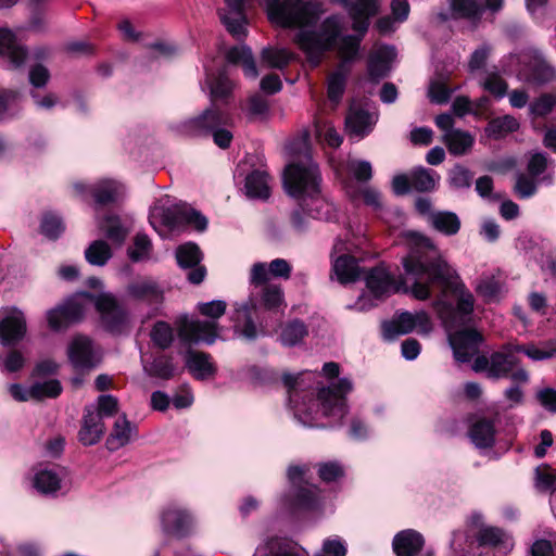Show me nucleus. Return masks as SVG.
Masks as SVG:
<instances>
[{"label":"nucleus","instance_id":"44","mask_svg":"<svg viewBox=\"0 0 556 556\" xmlns=\"http://www.w3.org/2000/svg\"><path fill=\"white\" fill-rule=\"evenodd\" d=\"M261 301L268 311H282L286 307L283 290L278 285H266L262 289Z\"/></svg>","mask_w":556,"mask_h":556},{"label":"nucleus","instance_id":"27","mask_svg":"<svg viewBox=\"0 0 556 556\" xmlns=\"http://www.w3.org/2000/svg\"><path fill=\"white\" fill-rule=\"evenodd\" d=\"M422 535L413 530L407 529L399 532L392 542L393 551L397 556H417L424 546Z\"/></svg>","mask_w":556,"mask_h":556},{"label":"nucleus","instance_id":"56","mask_svg":"<svg viewBox=\"0 0 556 556\" xmlns=\"http://www.w3.org/2000/svg\"><path fill=\"white\" fill-rule=\"evenodd\" d=\"M478 540L482 545L497 546L505 544V547L510 545L508 536L500 529L493 527L482 528Z\"/></svg>","mask_w":556,"mask_h":556},{"label":"nucleus","instance_id":"36","mask_svg":"<svg viewBox=\"0 0 556 556\" xmlns=\"http://www.w3.org/2000/svg\"><path fill=\"white\" fill-rule=\"evenodd\" d=\"M186 367L197 379L204 380L215 374V367L208 354L190 351L186 358Z\"/></svg>","mask_w":556,"mask_h":556},{"label":"nucleus","instance_id":"16","mask_svg":"<svg viewBox=\"0 0 556 556\" xmlns=\"http://www.w3.org/2000/svg\"><path fill=\"white\" fill-rule=\"evenodd\" d=\"M26 319L24 313L16 307L0 309V343L9 345L24 338Z\"/></svg>","mask_w":556,"mask_h":556},{"label":"nucleus","instance_id":"3","mask_svg":"<svg viewBox=\"0 0 556 556\" xmlns=\"http://www.w3.org/2000/svg\"><path fill=\"white\" fill-rule=\"evenodd\" d=\"M317 375L305 371L298 376L285 374L282 377L288 388V406L294 418L309 428L337 427L343 424L349 413L346 394L353 390L350 379L342 378L337 383L315 389L311 384Z\"/></svg>","mask_w":556,"mask_h":556},{"label":"nucleus","instance_id":"20","mask_svg":"<svg viewBox=\"0 0 556 556\" xmlns=\"http://www.w3.org/2000/svg\"><path fill=\"white\" fill-rule=\"evenodd\" d=\"M334 170L340 177L342 185L350 180L358 186H363L372 177V167L368 161L358 159H348L341 165H334Z\"/></svg>","mask_w":556,"mask_h":556},{"label":"nucleus","instance_id":"9","mask_svg":"<svg viewBox=\"0 0 556 556\" xmlns=\"http://www.w3.org/2000/svg\"><path fill=\"white\" fill-rule=\"evenodd\" d=\"M501 68L503 73L515 72L519 80L530 84L541 85L556 79V70L532 48L504 56Z\"/></svg>","mask_w":556,"mask_h":556},{"label":"nucleus","instance_id":"13","mask_svg":"<svg viewBox=\"0 0 556 556\" xmlns=\"http://www.w3.org/2000/svg\"><path fill=\"white\" fill-rule=\"evenodd\" d=\"M73 189L79 199L87 200L92 197L98 205L116 202L125 191L123 184L114 179H102L94 184L78 181L73 185Z\"/></svg>","mask_w":556,"mask_h":556},{"label":"nucleus","instance_id":"34","mask_svg":"<svg viewBox=\"0 0 556 556\" xmlns=\"http://www.w3.org/2000/svg\"><path fill=\"white\" fill-rule=\"evenodd\" d=\"M468 435L477 448L492 447L495 442L494 424L488 419H478L469 429Z\"/></svg>","mask_w":556,"mask_h":556},{"label":"nucleus","instance_id":"33","mask_svg":"<svg viewBox=\"0 0 556 556\" xmlns=\"http://www.w3.org/2000/svg\"><path fill=\"white\" fill-rule=\"evenodd\" d=\"M136 431V427L130 424L125 415L119 416L115 422L113 430L106 439V447L110 451H116L127 445Z\"/></svg>","mask_w":556,"mask_h":556},{"label":"nucleus","instance_id":"10","mask_svg":"<svg viewBox=\"0 0 556 556\" xmlns=\"http://www.w3.org/2000/svg\"><path fill=\"white\" fill-rule=\"evenodd\" d=\"M520 345H505L490 357L478 356L475 358L472 369L476 372L485 371L490 378H506L510 376L514 381L526 383L529 375L523 368H517Z\"/></svg>","mask_w":556,"mask_h":556},{"label":"nucleus","instance_id":"15","mask_svg":"<svg viewBox=\"0 0 556 556\" xmlns=\"http://www.w3.org/2000/svg\"><path fill=\"white\" fill-rule=\"evenodd\" d=\"M67 355L71 364L76 369H91L96 367L101 359L99 350L93 345L92 341L85 336H76L71 341Z\"/></svg>","mask_w":556,"mask_h":556},{"label":"nucleus","instance_id":"49","mask_svg":"<svg viewBox=\"0 0 556 556\" xmlns=\"http://www.w3.org/2000/svg\"><path fill=\"white\" fill-rule=\"evenodd\" d=\"M307 336L306 326L299 320L287 324L281 331L280 340L283 345L293 346Z\"/></svg>","mask_w":556,"mask_h":556},{"label":"nucleus","instance_id":"32","mask_svg":"<svg viewBox=\"0 0 556 556\" xmlns=\"http://www.w3.org/2000/svg\"><path fill=\"white\" fill-rule=\"evenodd\" d=\"M244 190L251 199L266 200L270 195V178L263 169L251 172L245 177Z\"/></svg>","mask_w":556,"mask_h":556},{"label":"nucleus","instance_id":"48","mask_svg":"<svg viewBox=\"0 0 556 556\" xmlns=\"http://www.w3.org/2000/svg\"><path fill=\"white\" fill-rule=\"evenodd\" d=\"M111 256V248L103 240H97L92 242L85 251V257L87 262L94 266L105 265Z\"/></svg>","mask_w":556,"mask_h":556},{"label":"nucleus","instance_id":"4","mask_svg":"<svg viewBox=\"0 0 556 556\" xmlns=\"http://www.w3.org/2000/svg\"><path fill=\"white\" fill-rule=\"evenodd\" d=\"M94 306L104 327L112 332H119L128 318L112 293L92 296L88 292H77L63 305L47 312L49 327L53 330L65 328L68 324L80 320L86 312Z\"/></svg>","mask_w":556,"mask_h":556},{"label":"nucleus","instance_id":"43","mask_svg":"<svg viewBox=\"0 0 556 556\" xmlns=\"http://www.w3.org/2000/svg\"><path fill=\"white\" fill-rule=\"evenodd\" d=\"M519 128L518 121L511 115L493 118L485 127V134L492 138H501Z\"/></svg>","mask_w":556,"mask_h":556},{"label":"nucleus","instance_id":"2","mask_svg":"<svg viewBox=\"0 0 556 556\" xmlns=\"http://www.w3.org/2000/svg\"><path fill=\"white\" fill-rule=\"evenodd\" d=\"M268 18L271 23L287 28H295L294 42L304 52L307 61L317 66L324 54L333 47L342 62L328 75L327 98L332 109L340 103L350 73L349 62L358 52L359 42L369 26V18L380 8V0H355L348 8L357 36H341L344 20L339 15L326 17L317 27V22L325 13L320 0H265Z\"/></svg>","mask_w":556,"mask_h":556},{"label":"nucleus","instance_id":"1","mask_svg":"<svg viewBox=\"0 0 556 556\" xmlns=\"http://www.w3.org/2000/svg\"><path fill=\"white\" fill-rule=\"evenodd\" d=\"M403 238L409 250L402 258L403 277L394 280L383 266L370 269L365 276L368 294L359 295L349 308L368 311L382 298L396 292L426 301L438 289L440 294L432 305L447 330L454 357L460 363L469 362L478 353L482 336L476 329L453 331V328L471 320L476 303L472 292L429 238L412 230L405 231Z\"/></svg>","mask_w":556,"mask_h":556},{"label":"nucleus","instance_id":"62","mask_svg":"<svg viewBox=\"0 0 556 556\" xmlns=\"http://www.w3.org/2000/svg\"><path fill=\"white\" fill-rule=\"evenodd\" d=\"M20 94L15 91H7L0 97V117L11 116L18 110Z\"/></svg>","mask_w":556,"mask_h":556},{"label":"nucleus","instance_id":"35","mask_svg":"<svg viewBox=\"0 0 556 556\" xmlns=\"http://www.w3.org/2000/svg\"><path fill=\"white\" fill-rule=\"evenodd\" d=\"M204 68L206 72V79L205 87H203V89H207L210 91V96L213 101L226 98L232 89L231 81L224 73L215 75L214 67L211 64L205 63Z\"/></svg>","mask_w":556,"mask_h":556},{"label":"nucleus","instance_id":"28","mask_svg":"<svg viewBox=\"0 0 556 556\" xmlns=\"http://www.w3.org/2000/svg\"><path fill=\"white\" fill-rule=\"evenodd\" d=\"M396 56V51L391 46L378 48L369 58L368 74L374 80L388 75L391 71V63Z\"/></svg>","mask_w":556,"mask_h":556},{"label":"nucleus","instance_id":"40","mask_svg":"<svg viewBox=\"0 0 556 556\" xmlns=\"http://www.w3.org/2000/svg\"><path fill=\"white\" fill-rule=\"evenodd\" d=\"M430 224L435 230L446 236L457 233L460 228V220L458 216L453 212L446 211L430 214Z\"/></svg>","mask_w":556,"mask_h":556},{"label":"nucleus","instance_id":"52","mask_svg":"<svg viewBox=\"0 0 556 556\" xmlns=\"http://www.w3.org/2000/svg\"><path fill=\"white\" fill-rule=\"evenodd\" d=\"M315 135L319 141L326 142L332 148H338L342 143V137L329 122L316 119Z\"/></svg>","mask_w":556,"mask_h":556},{"label":"nucleus","instance_id":"37","mask_svg":"<svg viewBox=\"0 0 556 556\" xmlns=\"http://www.w3.org/2000/svg\"><path fill=\"white\" fill-rule=\"evenodd\" d=\"M443 141L451 154L464 155L471 150L475 138L468 131L456 129L444 134Z\"/></svg>","mask_w":556,"mask_h":556},{"label":"nucleus","instance_id":"46","mask_svg":"<svg viewBox=\"0 0 556 556\" xmlns=\"http://www.w3.org/2000/svg\"><path fill=\"white\" fill-rule=\"evenodd\" d=\"M128 257L132 262H143L151 258L152 242L144 233H137L132 244L127 250Z\"/></svg>","mask_w":556,"mask_h":556},{"label":"nucleus","instance_id":"50","mask_svg":"<svg viewBox=\"0 0 556 556\" xmlns=\"http://www.w3.org/2000/svg\"><path fill=\"white\" fill-rule=\"evenodd\" d=\"M176 258L179 266L192 268L193 266L199 265L202 254L197 244L189 242L180 245L176 250Z\"/></svg>","mask_w":556,"mask_h":556},{"label":"nucleus","instance_id":"11","mask_svg":"<svg viewBox=\"0 0 556 556\" xmlns=\"http://www.w3.org/2000/svg\"><path fill=\"white\" fill-rule=\"evenodd\" d=\"M415 330L421 334H428L432 330V323L426 312H402L393 320L382 324L383 338L390 341Z\"/></svg>","mask_w":556,"mask_h":556},{"label":"nucleus","instance_id":"24","mask_svg":"<svg viewBox=\"0 0 556 556\" xmlns=\"http://www.w3.org/2000/svg\"><path fill=\"white\" fill-rule=\"evenodd\" d=\"M0 55L9 60L12 67L22 66L26 60V49L17 42L15 34L8 28H0Z\"/></svg>","mask_w":556,"mask_h":556},{"label":"nucleus","instance_id":"22","mask_svg":"<svg viewBox=\"0 0 556 556\" xmlns=\"http://www.w3.org/2000/svg\"><path fill=\"white\" fill-rule=\"evenodd\" d=\"M377 119L375 112L352 105L345 118V126L350 135L363 138L372 130Z\"/></svg>","mask_w":556,"mask_h":556},{"label":"nucleus","instance_id":"29","mask_svg":"<svg viewBox=\"0 0 556 556\" xmlns=\"http://www.w3.org/2000/svg\"><path fill=\"white\" fill-rule=\"evenodd\" d=\"M302 210L314 219L331 220L336 217L334 205L321 194L320 189L317 194L302 200Z\"/></svg>","mask_w":556,"mask_h":556},{"label":"nucleus","instance_id":"54","mask_svg":"<svg viewBox=\"0 0 556 556\" xmlns=\"http://www.w3.org/2000/svg\"><path fill=\"white\" fill-rule=\"evenodd\" d=\"M64 229L65 228L60 216L52 213L43 215L40 224V230L45 237L48 239H56L63 233Z\"/></svg>","mask_w":556,"mask_h":556},{"label":"nucleus","instance_id":"38","mask_svg":"<svg viewBox=\"0 0 556 556\" xmlns=\"http://www.w3.org/2000/svg\"><path fill=\"white\" fill-rule=\"evenodd\" d=\"M226 59L231 64L241 63L243 66L244 75L249 78H256L258 73L252 55V51L248 46L241 45L231 48L226 53Z\"/></svg>","mask_w":556,"mask_h":556},{"label":"nucleus","instance_id":"63","mask_svg":"<svg viewBox=\"0 0 556 556\" xmlns=\"http://www.w3.org/2000/svg\"><path fill=\"white\" fill-rule=\"evenodd\" d=\"M318 475L325 482H332L344 475L343 467L338 462H327L318 465Z\"/></svg>","mask_w":556,"mask_h":556},{"label":"nucleus","instance_id":"39","mask_svg":"<svg viewBox=\"0 0 556 556\" xmlns=\"http://www.w3.org/2000/svg\"><path fill=\"white\" fill-rule=\"evenodd\" d=\"M144 372L150 377L160 379H169L174 376L175 367L172 359L167 356L160 355L154 357L151 363L144 356H141Z\"/></svg>","mask_w":556,"mask_h":556},{"label":"nucleus","instance_id":"59","mask_svg":"<svg viewBox=\"0 0 556 556\" xmlns=\"http://www.w3.org/2000/svg\"><path fill=\"white\" fill-rule=\"evenodd\" d=\"M448 180L453 188L464 189L470 187L472 175L466 167L456 165L450 170Z\"/></svg>","mask_w":556,"mask_h":556},{"label":"nucleus","instance_id":"45","mask_svg":"<svg viewBox=\"0 0 556 556\" xmlns=\"http://www.w3.org/2000/svg\"><path fill=\"white\" fill-rule=\"evenodd\" d=\"M479 85L497 99H502L507 94L508 85L498 72H486L480 77Z\"/></svg>","mask_w":556,"mask_h":556},{"label":"nucleus","instance_id":"17","mask_svg":"<svg viewBox=\"0 0 556 556\" xmlns=\"http://www.w3.org/2000/svg\"><path fill=\"white\" fill-rule=\"evenodd\" d=\"M348 251L349 249L346 248L345 242L341 239H337L332 250V269L341 283L355 281L361 275L355 257L345 253Z\"/></svg>","mask_w":556,"mask_h":556},{"label":"nucleus","instance_id":"14","mask_svg":"<svg viewBox=\"0 0 556 556\" xmlns=\"http://www.w3.org/2000/svg\"><path fill=\"white\" fill-rule=\"evenodd\" d=\"M306 469L302 466H290L288 478L291 483V505L299 508H314L319 501L317 488L305 480Z\"/></svg>","mask_w":556,"mask_h":556},{"label":"nucleus","instance_id":"58","mask_svg":"<svg viewBox=\"0 0 556 556\" xmlns=\"http://www.w3.org/2000/svg\"><path fill=\"white\" fill-rule=\"evenodd\" d=\"M523 352L529 358L533 361H543L548 359L555 356V351L552 346V342H545L544 344L536 346V345H529V346H521L519 353Z\"/></svg>","mask_w":556,"mask_h":556},{"label":"nucleus","instance_id":"8","mask_svg":"<svg viewBox=\"0 0 556 556\" xmlns=\"http://www.w3.org/2000/svg\"><path fill=\"white\" fill-rule=\"evenodd\" d=\"M197 307L203 316L212 320L201 321L187 316L181 317L177 321L179 341L187 346L199 343L213 344L219 338L216 319L225 314L227 304L223 300H213L211 302H201Z\"/></svg>","mask_w":556,"mask_h":556},{"label":"nucleus","instance_id":"30","mask_svg":"<svg viewBox=\"0 0 556 556\" xmlns=\"http://www.w3.org/2000/svg\"><path fill=\"white\" fill-rule=\"evenodd\" d=\"M104 430L105 427L101 416L91 409H86L83 426L79 430V441L84 445H93L100 441Z\"/></svg>","mask_w":556,"mask_h":556},{"label":"nucleus","instance_id":"51","mask_svg":"<svg viewBox=\"0 0 556 556\" xmlns=\"http://www.w3.org/2000/svg\"><path fill=\"white\" fill-rule=\"evenodd\" d=\"M99 227L111 241L117 244L123 243L127 236V230L121 225L116 216H106L103 220L99 222Z\"/></svg>","mask_w":556,"mask_h":556},{"label":"nucleus","instance_id":"60","mask_svg":"<svg viewBox=\"0 0 556 556\" xmlns=\"http://www.w3.org/2000/svg\"><path fill=\"white\" fill-rule=\"evenodd\" d=\"M348 552L345 542L338 538L326 539L323 543L321 553L314 556H345Z\"/></svg>","mask_w":556,"mask_h":556},{"label":"nucleus","instance_id":"42","mask_svg":"<svg viewBox=\"0 0 556 556\" xmlns=\"http://www.w3.org/2000/svg\"><path fill=\"white\" fill-rule=\"evenodd\" d=\"M252 306V302L236 304L233 316L236 329L240 328L239 323L241 319H244V325L241 329V334L249 340H253L257 336L256 327L250 317V311Z\"/></svg>","mask_w":556,"mask_h":556},{"label":"nucleus","instance_id":"55","mask_svg":"<svg viewBox=\"0 0 556 556\" xmlns=\"http://www.w3.org/2000/svg\"><path fill=\"white\" fill-rule=\"evenodd\" d=\"M556 482V470L547 465L539 466L535 469L534 485L538 491L546 492L553 489Z\"/></svg>","mask_w":556,"mask_h":556},{"label":"nucleus","instance_id":"64","mask_svg":"<svg viewBox=\"0 0 556 556\" xmlns=\"http://www.w3.org/2000/svg\"><path fill=\"white\" fill-rule=\"evenodd\" d=\"M492 52V47L484 43L477 48L470 55L469 62H468V70L473 73L478 70H481L485 63L488 58L490 56Z\"/></svg>","mask_w":556,"mask_h":556},{"label":"nucleus","instance_id":"18","mask_svg":"<svg viewBox=\"0 0 556 556\" xmlns=\"http://www.w3.org/2000/svg\"><path fill=\"white\" fill-rule=\"evenodd\" d=\"M445 5L435 14V21L441 23L459 18L478 21L483 11L478 0H445Z\"/></svg>","mask_w":556,"mask_h":556},{"label":"nucleus","instance_id":"61","mask_svg":"<svg viewBox=\"0 0 556 556\" xmlns=\"http://www.w3.org/2000/svg\"><path fill=\"white\" fill-rule=\"evenodd\" d=\"M555 105L556 96L545 93L530 104L529 111L534 116H545L553 110Z\"/></svg>","mask_w":556,"mask_h":556},{"label":"nucleus","instance_id":"26","mask_svg":"<svg viewBox=\"0 0 556 556\" xmlns=\"http://www.w3.org/2000/svg\"><path fill=\"white\" fill-rule=\"evenodd\" d=\"M344 190L346 195L353 201H363V203L375 211L383 208L382 195L376 188L363 185L358 186L353 181L344 182Z\"/></svg>","mask_w":556,"mask_h":556},{"label":"nucleus","instance_id":"31","mask_svg":"<svg viewBox=\"0 0 556 556\" xmlns=\"http://www.w3.org/2000/svg\"><path fill=\"white\" fill-rule=\"evenodd\" d=\"M126 292L137 300L159 301L162 296L159 283L150 277L136 278L127 286Z\"/></svg>","mask_w":556,"mask_h":556},{"label":"nucleus","instance_id":"47","mask_svg":"<svg viewBox=\"0 0 556 556\" xmlns=\"http://www.w3.org/2000/svg\"><path fill=\"white\" fill-rule=\"evenodd\" d=\"M292 60V53L285 48L267 47L262 51V63L271 68H282Z\"/></svg>","mask_w":556,"mask_h":556},{"label":"nucleus","instance_id":"19","mask_svg":"<svg viewBox=\"0 0 556 556\" xmlns=\"http://www.w3.org/2000/svg\"><path fill=\"white\" fill-rule=\"evenodd\" d=\"M250 0H225L226 7L219 12L220 20L227 30L237 39L247 36V18L244 7Z\"/></svg>","mask_w":556,"mask_h":556},{"label":"nucleus","instance_id":"21","mask_svg":"<svg viewBox=\"0 0 556 556\" xmlns=\"http://www.w3.org/2000/svg\"><path fill=\"white\" fill-rule=\"evenodd\" d=\"M161 522L165 532L184 535L190 530L193 519L187 509L172 505L163 510Z\"/></svg>","mask_w":556,"mask_h":556},{"label":"nucleus","instance_id":"6","mask_svg":"<svg viewBox=\"0 0 556 556\" xmlns=\"http://www.w3.org/2000/svg\"><path fill=\"white\" fill-rule=\"evenodd\" d=\"M231 127L232 118L224 111L211 106L197 116L173 124L172 130L185 137H212L217 147L227 149L233 138Z\"/></svg>","mask_w":556,"mask_h":556},{"label":"nucleus","instance_id":"23","mask_svg":"<svg viewBox=\"0 0 556 556\" xmlns=\"http://www.w3.org/2000/svg\"><path fill=\"white\" fill-rule=\"evenodd\" d=\"M253 556H308V554L292 541L275 538L261 543Z\"/></svg>","mask_w":556,"mask_h":556},{"label":"nucleus","instance_id":"41","mask_svg":"<svg viewBox=\"0 0 556 556\" xmlns=\"http://www.w3.org/2000/svg\"><path fill=\"white\" fill-rule=\"evenodd\" d=\"M440 180V176L432 169L418 167L410 173L412 188L421 192L433 191Z\"/></svg>","mask_w":556,"mask_h":556},{"label":"nucleus","instance_id":"12","mask_svg":"<svg viewBox=\"0 0 556 556\" xmlns=\"http://www.w3.org/2000/svg\"><path fill=\"white\" fill-rule=\"evenodd\" d=\"M30 484L39 494L54 496L68 490V473L63 467L38 465L33 469Z\"/></svg>","mask_w":556,"mask_h":556},{"label":"nucleus","instance_id":"5","mask_svg":"<svg viewBox=\"0 0 556 556\" xmlns=\"http://www.w3.org/2000/svg\"><path fill=\"white\" fill-rule=\"evenodd\" d=\"M286 150L291 159L282 176L287 194L299 201L317 194L321 176L317 164L312 160L308 135L304 134L292 140Z\"/></svg>","mask_w":556,"mask_h":556},{"label":"nucleus","instance_id":"53","mask_svg":"<svg viewBox=\"0 0 556 556\" xmlns=\"http://www.w3.org/2000/svg\"><path fill=\"white\" fill-rule=\"evenodd\" d=\"M33 394L36 401L45 399L58 397L62 392V387L59 380L48 379L45 381H35L33 383Z\"/></svg>","mask_w":556,"mask_h":556},{"label":"nucleus","instance_id":"57","mask_svg":"<svg viewBox=\"0 0 556 556\" xmlns=\"http://www.w3.org/2000/svg\"><path fill=\"white\" fill-rule=\"evenodd\" d=\"M151 339L159 348L166 349L173 342V329L167 323L157 321L151 330Z\"/></svg>","mask_w":556,"mask_h":556},{"label":"nucleus","instance_id":"25","mask_svg":"<svg viewBox=\"0 0 556 556\" xmlns=\"http://www.w3.org/2000/svg\"><path fill=\"white\" fill-rule=\"evenodd\" d=\"M476 293L485 302H496L505 293L504 281L500 273H484L475 283Z\"/></svg>","mask_w":556,"mask_h":556},{"label":"nucleus","instance_id":"7","mask_svg":"<svg viewBox=\"0 0 556 556\" xmlns=\"http://www.w3.org/2000/svg\"><path fill=\"white\" fill-rule=\"evenodd\" d=\"M149 220L153 229L164 239L191 226L198 231L207 228V218L199 211L184 204H175L169 199L159 200L150 210Z\"/></svg>","mask_w":556,"mask_h":556}]
</instances>
